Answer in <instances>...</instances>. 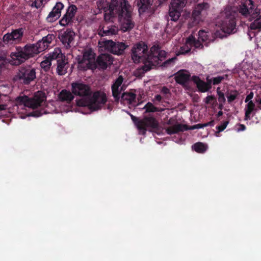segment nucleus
Segmentation results:
<instances>
[{"instance_id": "obj_3", "label": "nucleus", "mask_w": 261, "mask_h": 261, "mask_svg": "<svg viewBox=\"0 0 261 261\" xmlns=\"http://www.w3.org/2000/svg\"><path fill=\"white\" fill-rule=\"evenodd\" d=\"M239 12L250 21L254 20L250 25V30L261 31L260 8L256 6L252 0H247L244 4L240 5Z\"/></svg>"}, {"instance_id": "obj_52", "label": "nucleus", "mask_w": 261, "mask_h": 261, "mask_svg": "<svg viewBox=\"0 0 261 261\" xmlns=\"http://www.w3.org/2000/svg\"><path fill=\"white\" fill-rule=\"evenodd\" d=\"M131 118H132V120L134 121V122L135 123L136 126H137V124H138L137 123H138V121H140V120L132 115H131Z\"/></svg>"}, {"instance_id": "obj_11", "label": "nucleus", "mask_w": 261, "mask_h": 261, "mask_svg": "<svg viewBox=\"0 0 261 261\" xmlns=\"http://www.w3.org/2000/svg\"><path fill=\"white\" fill-rule=\"evenodd\" d=\"M24 34L22 28L13 30L11 33H8L3 37V42L7 44L19 43L22 40Z\"/></svg>"}, {"instance_id": "obj_29", "label": "nucleus", "mask_w": 261, "mask_h": 261, "mask_svg": "<svg viewBox=\"0 0 261 261\" xmlns=\"http://www.w3.org/2000/svg\"><path fill=\"white\" fill-rule=\"evenodd\" d=\"M201 42L200 40L199 39L196 40L195 38L192 36L189 37L186 40L187 44L193 46L196 48H202L203 47Z\"/></svg>"}, {"instance_id": "obj_47", "label": "nucleus", "mask_w": 261, "mask_h": 261, "mask_svg": "<svg viewBox=\"0 0 261 261\" xmlns=\"http://www.w3.org/2000/svg\"><path fill=\"white\" fill-rule=\"evenodd\" d=\"M254 96V93L253 92H250L249 94H248L245 99V102H248L249 101L251 100Z\"/></svg>"}, {"instance_id": "obj_53", "label": "nucleus", "mask_w": 261, "mask_h": 261, "mask_svg": "<svg viewBox=\"0 0 261 261\" xmlns=\"http://www.w3.org/2000/svg\"><path fill=\"white\" fill-rule=\"evenodd\" d=\"M246 127L244 124H240L238 131H244L246 129Z\"/></svg>"}, {"instance_id": "obj_16", "label": "nucleus", "mask_w": 261, "mask_h": 261, "mask_svg": "<svg viewBox=\"0 0 261 261\" xmlns=\"http://www.w3.org/2000/svg\"><path fill=\"white\" fill-rule=\"evenodd\" d=\"M75 36V33L69 29L61 31L58 34V38L67 49L70 48L73 44Z\"/></svg>"}, {"instance_id": "obj_50", "label": "nucleus", "mask_w": 261, "mask_h": 261, "mask_svg": "<svg viewBox=\"0 0 261 261\" xmlns=\"http://www.w3.org/2000/svg\"><path fill=\"white\" fill-rule=\"evenodd\" d=\"M204 127H205V126H204V123L203 124H201V123H199V124H196L195 125H194L192 127V129H194V128H203Z\"/></svg>"}, {"instance_id": "obj_10", "label": "nucleus", "mask_w": 261, "mask_h": 261, "mask_svg": "<svg viewBox=\"0 0 261 261\" xmlns=\"http://www.w3.org/2000/svg\"><path fill=\"white\" fill-rule=\"evenodd\" d=\"M103 45L106 49L110 53L117 55H122L125 49L128 47L125 43L115 42L112 40L103 41Z\"/></svg>"}, {"instance_id": "obj_57", "label": "nucleus", "mask_w": 261, "mask_h": 261, "mask_svg": "<svg viewBox=\"0 0 261 261\" xmlns=\"http://www.w3.org/2000/svg\"><path fill=\"white\" fill-rule=\"evenodd\" d=\"M223 112L222 111H220L217 113V116L218 117H219L223 115Z\"/></svg>"}, {"instance_id": "obj_20", "label": "nucleus", "mask_w": 261, "mask_h": 261, "mask_svg": "<svg viewBox=\"0 0 261 261\" xmlns=\"http://www.w3.org/2000/svg\"><path fill=\"white\" fill-rule=\"evenodd\" d=\"M123 82V77L122 75H119L115 80L114 83L112 85V95L116 102H119L120 99V94L121 91L119 90V87L122 85Z\"/></svg>"}, {"instance_id": "obj_8", "label": "nucleus", "mask_w": 261, "mask_h": 261, "mask_svg": "<svg viewBox=\"0 0 261 261\" xmlns=\"http://www.w3.org/2000/svg\"><path fill=\"white\" fill-rule=\"evenodd\" d=\"M45 99L44 94L38 91L35 94L32 98H29L25 95L18 96L16 98V102L19 105H23L25 107L35 109L40 106Z\"/></svg>"}, {"instance_id": "obj_51", "label": "nucleus", "mask_w": 261, "mask_h": 261, "mask_svg": "<svg viewBox=\"0 0 261 261\" xmlns=\"http://www.w3.org/2000/svg\"><path fill=\"white\" fill-rule=\"evenodd\" d=\"M214 124H215V122H214V120H213L208 122L204 123V126H205V127L208 126H213L214 125Z\"/></svg>"}, {"instance_id": "obj_13", "label": "nucleus", "mask_w": 261, "mask_h": 261, "mask_svg": "<svg viewBox=\"0 0 261 261\" xmlns=\"http://www.w3.org/2000/svg\"><path fill=\"white\" fill-rule=\"evenodd\" d=\"M102 26H100L98 30V35L101 37L112 36L116 35L118 32V27L114 24L115 21L106 20Z\"/></svg>"}, {"instance_id": "obj_49", "label": "nucleus", "mask_w": 261, "mask_h": 261, "mask_svg": "<svg viewBox=\"0 0 261 261\" xmlns=\"http://www.w3.org/2000/svg\"><path fill=\"white\" fill-rule=\"evenodd\" d=\"M162 99V96L161 95H160V94H158V95H156L154 96L153 101H158V102H161Z\"/></svg>"}, {"instance_id": "obj_18", "label": "nucleus", "mask_w": 261, "mask_h": 261, "mask_svg": "<svg viewBox=\"0 0 261 261\" xmlns=\"http://www.w3.org/2000/svg\"><path fill=\"white\" fill-rule=\"evenodd\" d=\"M77 8L74 5H70L66 10V13L60 20V24L62 26H66L72 24L77 12Z\"/></svg>"}, {"instance_id": "obj_34", "label": "nucleus", "mask_w": 261, "mask_h": 261, "mask_svg": "<svg viewBox=\"0 0 261 261\" xmlns=\"http://www.w3.org/2000/svg\"><path fill=\"white\" fill-rule=\"evenodd\" d=\"M239 95V93L236 90H231L230 93L226 95L228 102L231 103L237 98Z\"/></svg>"}, {"instance_id": "obj_19", "label": "nucleus", "mask_w": 261, "mask_h": 261, "mask_svg": "<svg viewBox=\"0 0 261 261\" xmlns=\"http://www.w3.org/2000/svg\"><path fill=\"white\" fill-rule=\"evenodd\" d=\"M64 7L61 2H57L46 17L47 21L52 22L57 20L61 16V11Z\"/></svg>"}, {"instance_id": "obj_31", "label": "nucleus", "mask_w": 261, "mask_h": 261, "mask_svg": "<svg viewBox=\"0 0 261 261\" xmlns=\"http://www.w3.org/2000/svg\"><path fill=\"white\" fill-rule=\"evenodd\" d=\"M192 148L196 152L198 153H204L208 148V146L206 144L202 142H197L195 143L192 146Z\"/></svg>"}, {"instance_id": "obj_12", "label": "nucleus", "mask_w": 261, "mask_h": 261, "mask_svg": "<svg viewBox=\"0 0 261 261\" xmlns=\"http://www.w3.org/2000/svg\"><path fill=\"white\" fill-rule=\"evenodd\" d=\"M137 123V128L142 132V134L146 133L147 128L152 129H158L159 128V122L153 117H144L143 119L138 121Z\"/></svg>"}, {"instance_id": "obj_54", "label": "nucleus", "mask_w": 261, "mask_h": 261, "mask_svg": "<svg viewBox=\"0 0 261 261\" xmlns=\"http://www.w3.org/2000/svg\"><path fill=\"white\" fill-rule=\"evenodd\" d=\"M205 83L210 85L211 89L212 84L213 83V79H208V77L206 78V82Z\"/></svg>"}, {"instance_id": "obj_37", "label": "nucleus", "mask_w": 261, "mask_h": 261, "mask_svg": "<svg viewBox=\"0 0 261 261\" xmlns=\"http://www.w3.org/2000/svg\"><path fill=\"white\" fill-rule=\"evenodd\" d=\"M209 34L208 32H206L203 30H200L198 32V39L202 42H204L208 39Z\"/></svg>"}, {"instance_id": "obj_5", "label": "nucleus", "mask_w": 261, "mask_h": 261, "mask_svg": "<svg viewBox=\"0 0 261 261\" xmlns=\"http://www.w3.org/2000/svg\"><path fill=\"white\" fill-rule=\"evenodd\" d=\"M220 25L225 33L235 32L236 29V12L230 6H226L220 14Z\"/></svg>"}, {"instance_id": "obj_26", "label": "nucleus", "mask_w": 261, "mask_h": 261, "mask_svg": "<svg viewBox=\"0 0 261 261\" xmlns=\"http://www.w3.org/2000/svg\"><path fill=\"white\" fill-rule=\"evenodd\" d=\"M74 97L72 93L66 89L62 90L59 94V99L61 101L66 102L68 103H70Z\"/></svg>"}, {"instance_id": "obj_7", "label": "nucleus", "mask_w": 261, "mask_h": 261, "mask_svg": "<svg viewBox=\"0 0 261 261\" xmlns=\"http://www.w3.org/2000/svg\"><path fill=\"white\" fill-rule=\"evenodd\" d=\"M196 3L192 11V17L191 18V26H195L199 24L200 22L203 21L207 14V12L210 9V4L205 2H201L198 0L194 2Z\"/></svg>"}, {"instance_id": "obj_44", "label": "nucleus", "mask_w": 261, "mask_h": 261, "mask_svg": "<svg viewBox=\"0 0 261 261\" xmlns=\"http://www.w3.org/2000/svg\"><path fill=\"white\" fill-rule=\"evenodd\" d=\"M216 102V98L214 95H208L205 99V102L206 104H211Z\"/></svg>"}, {"instance_id": "obj_23", "label": "nucleus", "mask_w": 261, "mask_h": 261, "mask_svg": "<svg viewBox=\"0 0 261 261\" xmlns=\"http://www.w3.org/2000/svg\"><path fill=\"white\" fill-rule=\"evenodd\" d=\"M191 129L189 128L186 124H182L178 123L172 126L168 127L166 128V133L169 135H173L177 134L179 132H183L184 131Z\"/></svg>"}, {"instance_id": "obj_38", "label": "nucleus", "mask_w": 261, "mask_h": 261, "mask_svg": "<svg viewBox=\"0 0 261 261\" xmlns=\"http://www.w3.org/2000/svg\"><path fill=\"white\" fill-rule=\"evenodd\" d=\"M228 75L224 74L222 76H218L213 78V84L214 85L220 84L223 80L227 79Z\"/></svg>"}, {"instance_id": "obj_40", "label": "nucleus", "mask_w": 261, "mask_h": 261, "mask_svg": "<svg viewBox=\"0 0 261 261\" xmlns=\"http://www.w3.org/2000/svg\"><path fill=\"white\" fill-rule=\"evenodd\" d=\"M217 92L218 95V101L220 103H225L226 99L224 93L220 90V88L217 89Z\"/></svg>"}, {"instance_id": "obj_58", "label": "nucleus", "mask_w": 261, "mask_h": 261, "mask_svg": "<svg viewBox=\"0 0 261 261\" xmlns=\"http://www.w3.org/2000/svg\"><path fill=\"white\" fill-rule=\"evenodd\" d=\"M224 103H220L219 107H218L219 109L222 110L223 108V104Z\"/></svg>"}, {"instance_id": "obj_59", "label": "nucleus", "mask_w": 261, "mask_h": 261, "mask_svg": "<svg viewBox=\"0 0 261 261\" xmlns=\"http://www.w3.org/2000/svg\"><path fill=\"white\" fill-rule=\"evenodd\" d=\"M256 102L257 103H259L260 104H261V98H258V99H256Z\"/></svg>"}, {"instance_id": "obj_2", "label": "nucleus", "mask_w": 261, "mask_h": 261, "mask_svg": "<svg viewBox=\"0 0 261 261\" xmlns=\"http://www.w3.org/2000/svg\"><path fill=\"white\" fill-rule=\"evenodd\" d=\"M96 4L97 8L105 12L106 20L118 19L123 32L129 31L134 27L131 6L126 0H98Z\"/></svg>"}, {"instance_id": "obj_42", "label": "nucleus", "mask_w": 261, "mask_h": 261, "mask_svg": "<svg viewBox=\"0 0 261 261\" xmlns=\"http://www.w3.org/2000/svg\"><path fill=\"white\" fill-rule=\"evenodd\" d=\"M228 123L229 121L227 120L223 122L222 124L216 126V129L218 130V133H220L223 131L226 128Z\"/></svg>"}, {"instance_id": "obj_9", "label": "nucleus", "mask_w": 261, "mask_h": 261, "mask_svg": "<svg viewBox=\"0 0 261 261\" xmlns=\"http://www.w3.org/2000/svg\"><path fill=\"white\" fill-rule=\"evenodd\" d=\"M36 70L30 66H21L19 68L14 79L24 85H29L36 79Z\"/></svg>"}, {"instance_id": "obj_24", "label": "nucleus", "mask_w": 261, "mask_h": 261, "mask_svg": "<svg viewBox=\"0 0 261 261\" xmlns=\"http://www.w3.org/2000/svg\"><path fill=\"white\" fill-rule=\"evenodd\" d=\"M190 77V75L188 73L181 70L175 73L174 79L177 83L183 85L189 81Z\"/></svg>"}, {"instance_id": "obj_33", "label": "nucleus", "mask_w": 261, "mask_h": 261, "mask_svg": "<svg viewBox=\"0 0 261 261\" xmlns=\"http://www.w3.org/2000/svg\"><path fill=\"white\" fill-rule=\"evenodd\" d=\"M181 10H177L176 9H173L172 7L170 8L169 11V16L171 18V20L173 21H176L179 19L180 16V12Z\"/></svg>"}, {"instance_id": "obj_48", "label": "nucleus", "mask_w": 261, "mask_h": 261, "mask_svg": "<svg viewBox=\"0 0 261 261\" xmlns=\"http://www.w3.org/2000/svg\"><path fill=\"white\" fill-rule=\"evenodd\" d=\"M161 92L163 94H167L170 93V90L167 87L164 86L161 89Z\"/></svg>"}, {"instance_id": "obj_30", "label": "nucleus", "mask_w": 261, "mask_h": 261, "mask_svg": "<svg viewBox=\"0 0 261 261\" xmlns=\"http://www.w3.org/2000/svg\"><path fill=\"white\" fill-rule=\"evenodd\" d=\"M65 58V56L63 54L61 50L59 48L55 49V50L49 54L48 58L51 61H56L58 60Z\"/></svg>"}, {"instance_id": "obj_46", "label": "nucleus", "mask_w": 261, "mask_h": 261, "mask_svg": "<svg viewBox=\"0 0 261 261\" xmlns=\"http://www.w3.org/2000/svg\"><path fill=\"white\" fill-rule=\"evenodd\" d=\"M43 2V0H34L32 4V6L39 8L42 6Z\"/></svg>"}, {"instance_id": "obj_21", "label": "nucleus", "mask_w": 261, "mask_h": 261, "mask_svg": "<svg viewBox=\"0 0 261 261\" xmlns=\"http://www.w3.org/2000/svg\"><path fill=\"white\" fill-rule=\"evenodd\" d=\"M57 73L59 75H64L67 72L69 63L65 58L58 60L56 62Z\"/></svg>"}, {"instance_id": "obj_36", "label": "nucleus", "mask_w": 261, "mask_h": 261, "mask_svg": "<svg viewBox=\"0 0 261 261\" xmlns=\"http://www.w3.org/2000/svg\"><path fill=\"white\" fill-rule=\"evenodd\" d=\"M51 65V61L48 58L42 61L40 63L41 67L45 71H47L50 69Z\"/></svg>"}, {"instance_id": "obj_56", "label": "nucleus", "mask_w": 261, "mask_h": 261, "mask_svg": "<svg viewBox=\"0 0 261 261\" xmlns=\"http://www.w3.org/2000/svg\"><path fill=\"white\" fill-rule=\"evenodd\" d=\"M256 108V112L259 110H261V104H260L259 103H257V105Z\"/></svg>"}, {"instance_id": "obj_1", "label": "nucleus", "mask_w": 261, "mask_h": 261, "mask_svg": "<svg viewBox=\"0 0 261 261\" xmlns=\"http://www.w3.org/2000/svg\"><path fill=\"white\" fill-rule=\"evenodd\" d=\"M167 54V52L162 49V47L158 44L152 45L149 50L144 42L134 44L131 49L132 59L135 64L142 63L143 64L137 69L136 74L141 76L153 67L159 65L166 59Z\"/></svg>"}, {"instance_id": "obj_61", "label": "nucleus", "mask_w": 261, "mask_h": 261, "mask_svg": "<svg viewBox=\"0 0 261 261\" xmlns=\"http://www.w3.org/2000/svg\"><path fill=\"white\" fill-rule=\"evenodd\" d=\"M170 121H171V119L169 120L168 122H167L168 124L171 125L172 124V122Z\"/></svg>"}, {"instance_id": "obj_32", "label": "nucleus", "mask_w": 261, "mask_h": 261, "mask_svg": "<svg viewBox=\"0 0 261 261\" xmlns=\"http://www.w3.org/2000/svg\"><path fill=\"white\" fill-rule=\"evenodd\" d=\"M143 109L145 110V113L162 112L163 110V109H162V108H159L155 107L150 102H148L144 106Z\"/></svg>"}, {"instance_id": "obj_55", "label": "nucleus", "mask_w": 261, "mask_h": 261, "mask_svg": "<svg viewBox=\"0 0 261 261\" xmlns=\"http://www.w3.org/2000/svg\"><path fill=\"white\" fill-rule=\"evenodd\" d=\"M6 109L5 105H0V111L5 110Z\"/></svg>"}, {"instance_id": "obj_25", "label": "nucleus", "mask_w": 261, "mask_h": 261, "mask_svg": "<svg viewBox=\"0 0 261 261\" xmlns=\"http://www.w3.org/2000/svg\"><path fill=\"white\" fill-rule=\"evenodd\" d=\"M136 94L134 92H126L123 93L121 96V102H126L128 104H133L136 102Z\"/></svg>"}, {"instance_id": "obj_35", "label": "nucleus", "mask_w": 261, "mask_h": 261, "mask_svg": "<svg viewBox=\"0 0 261 261\" xmlns=\"http://www.w3.org/2000/svg\"><path fill=\"white\" fill-rule=\"evenodd\" d=\"M45 44L42 40H39L36 44H35V46L37 47L38 54L47 48L48 45Z\"/></svg>"}, {"instance_id": "obj_17", "label": "nucleus", "mask_w": 261, "mask_h": 261, "mask_svg": "<svg viewBox=\"0 0 261 261\" xmlns=\"http://www.w3.org/2000/svg\"><path fill=\"white\" fill-rule=\"evenodd\" d=\"M113 62V57L107 54H101L99 55L94 60V64L96 66V69L99 70H106L108 67L110 66Z\"/></svg>"}, {"instance_id": "obj_43", "label": "nucleus", "mask_w": 261, "mask_h": 261, "mask_svg": "<svg viewBox=\"0 0 261 261\" xmlns=\"http://www.w3.org/2000/svg\"><path fill=\"white\" fill-rule=\"evenodd\" d=\"M176 59L177 58L175 57H173L170 59H169L167 60L166 61H165L163 63L162 65L164 67H168V66L173 64L174 63V62H175V61L176 60Z\"/></svg>"}, {"instance_id": "obj_45", "label": "nucleus", "mask_w": 261, "mask_h": 261, "mask_svg": "<svg viewBox=\"0 0 261 261\" xmlns=\"http://www.w3.org/2000/svg\"><path fill=\"white\" fill-rule=\"evenodd\" d=\"M46 112L44 109H40L36 110L32 113V115L35 117H39L42 116L43 114H46Z\"/></svg>"}, {"instance_id": "obj_39", "label": "nucleus", "mask_w": 261, "mask_h": 261, "mask_svg": "<svg viewBox=\"0 0 261 261\" xmlns=\"http://www.w3.org/2000/svg\"><path fill=\"white\" fill-rule=\"evenodd\" d=\"M55 38V36L53 34H48L46 36L42 38V40L49 46L52 41Z\"/></svg>"}, {"instance_id": "obj_41", "label": "nucleus", "mask_w": 261, "mask_h": 261, "mask_svg": "<svg viewBox=\"0 0 261 261\" xmlns=\"http://www.w3.org/2000/svg\"><path fill=\"white\" fill-rule=\"evenodd\" d=\"M190 50H191L190 48H189L187 45H184V46H181L180 48L177 55H185V54L189 53L190 51Z\"/></svg>"}, {"instance_id": "obj_15", "label": "nucleus", "mask_w": 261, "mask_h": 261, "mask_svg": "<svg viewBox=\"0 0 261 261\" xmlns=\"http://www.w3.org/2000/svg\"><path fill=\"white\" fill-rule=\"evenodd\" d=\"M78 68L83 71L88 69L95 70L96 66L93 55L89 52L85 53L83 59L79 62Z\"/></svg>"}, {"instance_id": "obj_14", "label": "nucleus", "mask_w": 261, "mask_h": 261, "mask_svg": "<svg viewBox=\"0 0 261 261\" xmlns=\"http://www.w3.org/2000/svg\"><path fill=\"white\" fill-rule=\"evenodd\" d=\"M71 90L73 94L80 97L90 96L92 91L90 87L83 82H75L71 84Z\"/></svg>"}, {"instance_id": "obj_6", "label": "nucleus", "mask_w": 261, "mask_h": 261, "mask_svg": "<svg viewBox=\"0 0 261 261\" xmlns=\"http://www.w3.org/2000/svg\"><path fill=\"white\" fill-rule=\"evenodd\" d=\"M107 101V98L105 93L96 91L88 100L79 99L76 101V103L78 106L87 107L90 110L93 111L100 109Z\"/></svg>"}, {"instance_id": "obj_28", "label": "nucleus", "mask_w": 261, "mask_h": 261, "mask_svg": "<svg viewBox=\"0 0 261 261\" xmlns=\"http://www.w3.org/2000/svg\"><path fill=\"white\" fill-rule=\"evenodd\" d=\"M193 78L194 81L196 84L197 87L199 91L201 92H205L211 89L210 85L201 80L199 77L194 76Z\"/></svg>"}, {"instance_id": "obj_27", "label": "nucleus", "mask_w": 261, "mask_h": 261, "mask_svg": "<svg viewBox=\"0 0 261 261\" xmlns=\"http://www.w3.org/2000/svg\"><path fill=\"white\" fill-rule=\"evenodd\" d=\"M153 0H139L138 2L139 12L143 13L148 11L152 5Z\"/></svg>"}, {"instance_id": "obj_4", "label": "nucleus", "mask_w": 261, "mask_h": 261, "mask_svg": "<svg viewBox=\"0 0 261 261\" xmlns=\"http://www.w3.org/2000/svg\"><path fill=\"white\" fill-rule=\"evenodd\" d=\"M15 49V51L11 53V59L9 62L12 65H19L33 57L35 55L38 54L37 47L35 46V44H28L23 47L16 46Z\"/></svg>"}, {"instance_id": "obj_22", "label": "nucleus", "mask_w": 261, "mask_h": 261, "mask_svg": "<svg viewBox=\"0 0 261 261\" xmlns=\"http://www.w3.org/2000/svg\"><path fill=\"white\" fill-rule=\"evenodd\" d=\"M256 107L255 103L252 100L248 102L245 108V120H250L251 118L255 115L256 112Z\"/></svg>"}, {"instance_id": "obj_60", "label": "nucleus", "mask_w": 261, "mask_h": 261, "mask_svg": "<svg viewBox=\"0 0 261 261\" xmlns=\"http://www.w3.org/2000/svg\"><path fill=\"white\" fill-rule=\"evenodd\" d=\"M219 134H220V133H218V130H217V131H216V132H215V136H216V137H219Z\"/></svg>"}]
</instances>
